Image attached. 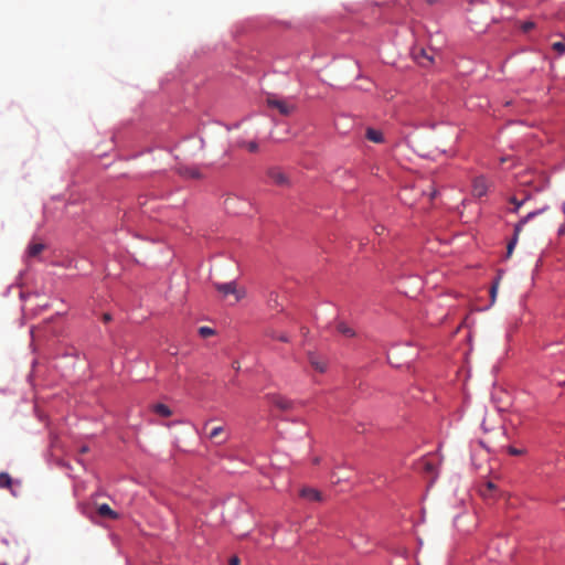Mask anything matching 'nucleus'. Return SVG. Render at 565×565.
Here are the masks:
<instances>
[{
	"label": "nucleus",
	"instance_id": "1",
	"mask_svg": "<svg viewBox=\"0 0 565 565\" xmlns=\"http://www.w3.org/2000/svg\"><path fill=\"white\" fill-rule=\"evenodd\" d=\"M266 104L269 108L276 109L281 116H290L297 109V105L292 99L281 98L275 94L267 96Z\"/></svg>",
	"mask_w": 565,
	"mask_h": 565
},
{
	"label": "nucleus",
	"instance_id": "2",
	"mask_svg": "<svg viewBox=\"0 0 565 565\" xmlns=\"http://www.w3.org/2000/svg\"><path fill=\"white\" fill-rule=\"evenodd\" d=\"M216 290L221 292L224 297L233 296V303L238 302L242 298L245 297V290L237 288L236 282H225V284H215Z\"/></svg>",
	"mask_w": 565,
	"mask_h": 565
},
{
	"label": "nucleus",
	"instance_id": "3",
	"mask_svg": "<svg viewBox=\"0 0 565 565\" xmlns=\"http://www.w3.org/2000/svg\"><path fill=\"white\" fill-rule=\"evenodd\" d=\"M541 211L531 212L525 217H523L518 224H515L513 237L507 246V255L508 256H511V254L513 253V249L518 243V238H519L520 233L522 232L523 226L527 223L529 220H531L532 217L537 215Z\"/></svg>",
	"mask_w": 565,
	"mask_h": 565
},
{
	"label": "nucleus",
	"instance_id": "4",
	"mask_svg": "<svg viewBox=\"0 0 565 565\" xmlns=\"http://www.w3.org/2000/svg\"><path fill=\"white\" fill-rule=\"evenodd\" d=\"M413 56L414 60L424 67H427L434 63V55L430 50L428 51L423 47H415L413 50Z\"/></svg>",
	"mask_w": 565,
	"mask_h": 565
},
{
	"label": "nucleus",
	"instance_id": "5",
	"mask_svg": "<svg viewBox=\"0 0 565 565\" xmlns=\"http://www.w3.org/2000/svg\"><path fill=\"white\" fill-rule=\"evenodd\" d=\"M489 186H490V184L483 175L473 178L472 195L475 198L481 199L482 196H484L487 194Z\"/></svg>",
	"mask_w": 565,
	"mask_h": 565
},
{
	"label": "nucleus",
	"instance_id": "6",
	"mask_svg": "<svg viewBox=\"0 0 565 565\" xmlns=\"http://www.w3.org/2000/svg\"><path fill=\"white\" fill-rule=\"evenodd\" d=\"M267 175L270 179V181L274 184H276V185H279V186H287V185H289L288 177L279 168H270V169H268Z\"/></svg>",
	"mask_w": 565,
	"mask_h": 565
},
{
	"label": "nucleus",
	"instance_id": "7",
	"mask_svg": "<svg viewBox=\"0 0 565 565\" xmlns=\"http://www.w3.org/2000/svg\"><path fill=\"white\" fill-rule=\"evenodd\" d=\"M209 438L214 441L215 445H223L228 439V434H226L225 428L223 426H217L212 428L209 434Z\"/></svg>",
	"mask_w": 565,
	"mask_h": 565
},
{
	"label": "nucleus",
	"instance_id": "8",
	"mask_svg": "<svg viewBox=\"0 0 565 565\" xmlns=\"http://www.w3.org/2000/svg\"><path fill=\"white\" fill-rule=\"evenodd\" d=\"M308 361L317 372L324 373L327 371V362L321 356L310 352L308 353Z\"/></svg>",
	"mask_w": 565,
	"mask_h": 565
},
{
	"label": "nucleus",
	"instance_id": "9",
	"mask_svg": "<svg viewBox=\"0 0 565 565\" xmlns=\"http://www.w3.org/2000/svg\"><path fill=\"white\" fill-rule=\"evenodd\" d=\"M45 249V245L41 242H31L28 249L26 256L29 258L38 257Z\"/></svg>",
	"mask_w": 565,
	"mask_h": 565
},
{
	"label": "nucleus",
	"instance_id": "10",
	"mask_svg": "<svg viewBox=\"0 0 565 565\" xmlns=\"http://www.w3.org/2000/svg\"><path fill=\"white\" fill-rule=\"evenodd\" d=\"M300 497L309 501H321V492L313 488H303L300 491Z\"/></svg>",
	"mask_w": 565,
	"mask_h": 565
},
{
	"label": "nucleus",
	"instance_id": "11",
	"mask_svg": "<svg viewBox=\"0 0 565 565\" xmlns=\"http://www.w3.org/2000/svg\"><path fill=\"white\" fill-rule=\"evenodd\" d=\"M273 403L276 407H278L281 411L291 409L294 406V403L290 399H287L282 396L274 397Z\"/></svg>",
	"mask_w": 565,
	"mask_h": 565
},
{
	"label": "nucleus",
	"instance_id": "12",
	"mask_svg": "<svg viewBox=\"0 0 565 565\" xmlns=\"http://www.w3.org/2000/svg\"><path fill=\"white\" fill-rule=\"evenodd\" d=\"M365 137L367 140L375 143H381L384 140L383 134L380 130L373 128L366 129Z\"/></svg>",
	"mask_w": 565,
	"mask_h": 565
},
{
	"label": "nucleus",
	"instance_id": "13",
	"mask_svg": "<svg viewBox=\"0 0 565 565\" xmlns=\"http://www.w3.org/2000/svg\"><path fill=\"white\" fill-rule=\"evenodd\" d=\"M97 511H98V514L104 518L117 519V516H118L117 513L114 510H111V508L106 503L100 504L98 507Z\"/></svg>",
	"mask_w": 565,
	"mask_h": 565
},
{
	"label": "nucleus",
	"instance_id": "14",
	"mask_svg": "<svg viewBox=\"0 0 565 565\" xmlns=\"http://www.w3.org/2000/svg\"><path fill=\"white\" fill-rule=\"evenodd\" d=\"M152 411L161 417H170L172 415L171 409L161 403L153 405Z\"/></svg>",
	"mask_w": 565,
	"mask_h": 565
},
{
	"label": "nucleus",
	"instance_id": "15",
	"mask_svg": "<svg viewBox=\"0 0 565 565\" xmlns=\"http://www.w3.org/2000/svg\"><path fill=\"white\" fill-rule=\"evenodd\" d=\"M266 335L269 337L273 340H278V341H281V342H288L289 341V338H288L287 334L278 333L275 330H267L266 331Z\"/></svg>",
	"mask_w": 565,
	"mask_h": 565
},
{
	"label": "nucleus",
	"instance_id": "16",
	"mask_svg": "<svg viewBox=\"0 0 565 565\" xmlns=\"http://www.w3.org/2000/svg\"><path fill=\"white\" fill-rule=\"evenodd\" d=\"M12 478L7 472H0V489H10Z\"/></svg>",
	"mask_w": 565,
	"mask_h": 565
},
{
	"label": "nucleus",
	"instance_id": "17",
	"mask_svg": "<svg viewBox=\"0 0 565 565\" xmlns=\"http://www.w3.org/2000/svg\"><path fill=\"white\" fill-rule=\"evenodd\" d=\"M337 329L340 333H342L345 337L352 338L355 335L354 330L343 322H340Z\"/></svg>",
	"mask_w": 565,
	"mask_h": 565
},
{
	"label": "nucleus",
	"instance_id": "18",
	"mask_svg": "<svg viewBox=\"0 0 565 565\" xmlns=\"http://www.w3.org/2000/svg\"><path fill=\"white\" fill-rule=\"evenodd\" d=\"M552 49L557 53V55L565 54V38L562 41L554 42L552 44Z\"/></svg>",
	"mask_w": 565,
	"mask_h": 565
},
{
	"label": "nucleus",
	"instance_id": "19",
	"mask_svg": "<svg viewBox=\"0 0 565 565\" xmlns=\"http://www.w3.org/2000/svg\"><path fill=\"white\" fill-rule=\"evenodd\" d=\"M215 333V331L210 327H201L199 329V334L203 338L211 337Z\"/></svg>",
	"mask_w": 565,
	"mask_h": 565
},
{
	"label": "nucleus",
	"instance_id": "20",
	"mask_svg": "<svg viewBox=\"0 0 565 565\" xmlns=\"http://www.w3.org/2000/svg\"><path fill=\"white\" fill-rule=\"evenodd\" d=\"M248 151L250 152H256L258 150V145L256 141H249V142H245L243 143Z\"/></svg>",
	"mask_w": 565,
	"mask_h": 565
},
{
	"label": "nucleus",
	"instance_id": "21",
	"mask_svg": "<svg viewBox=\"0 0 565 565\" xmlns=\"http://www.w3.org/2000/svg\"><path fill=\"white\" fill-rule=\"evenodd\" d=\"M534 28H535V23L532 21H526L521 25V29L523 32H529Z\"/></svg>",
	"mask_w": 565,
	"mask_h": 565
},
{
	"label": "nucleus",
	"instance_id": "22",
	"mask_svg": "<svg viewBox=\"0 0 565 565\" xmlns=\"http://www.w3.org/2000/svg\"><path fill=\"white\" fill-rule=\"evenodd\" d=\"M508 451L512 456H521V455L524 454V449H519V448H515V447H512V446H510L508 448Z\"/></svg>",
	"mask_w": 565,
	"mask_h": 565
},
{
	"label": "nucleus",
	"instance_id": "23",
	"mask_svg": "<svg viewBox=\"0 0 565 565\" xmlns=\"http://www.w3.org/2000/svg\"><path fill=\"white\" fill-rule=\"evenodd\" d=\"M186 175L191 177V178H200V172L195 169H189L186 170V172H184Z\"/></svg>",
	"mask_w": 565,
	"mask_h": 565
},
{
	"label": "nucleus",
	"instance_id": "24",
	"mask_svg": "<svg viewBox=\"0 0 565 565\" xmlns=\"http://www.w3.org/2000/svg\"><path fill=\"white\" fill-rule=\"evenodd\" d=\"M511 202L515 204V207L512 212L516 213L520 206L523 204V201H518L515 198H511Z\"/></svg>",
	"mask_w": 565,
	"mask_h": 565
},
{
	"label": "nucleus",
	"instance_id": "25",
	"mask_svg": "<svg viewBox=\"0 0 565 565\" xmlns=\"http://www.w3.org/2000/svg\"><path fill=\"white\" fill-rule=\"evenodd\" d=\"M230 565H239V558L237 556H233L230 559Z\"/></svg>",
	"mask_w": 565,
	"mask_h": 565
},
{
	"label": "nucleus",
	"instance_id": "26",
	"mask_svg": "<svg viewBox=\"0 0 565 565\" xmlns=\"http://www.w3.org/2000/svg\"><path fill=\"white\" fill-rule=\"evenodd\" d=\"M497 288H498V284H494V285L491 287V297H492V300H493V299H494V297H495Z\"/></svg>",
	"mask_w": 565,
	"mask_h": 565
},
{
	"label": "nucleus",
	"instance_id": "27",
	"mask_svg": "<svg viewBox=\"0 0 565 565\" xmlns=\"http://www.w3.org/2000/svg\"><path fill=\"white\" fill-rule=\"evenodd\" d=\"M383 231H384V227H383V226H377V227L375 228V232H376V234H377V235L382 234V233H383Z\"/></svg>",
	"mask_w": 565,
	"mask_h": 565
},
{
	"label": "nucleus",
	"instance_id": "28",
	"mask_svg": "<svg viewBox=\"0 0 565 565\" xmlns=\"http://www.w3.org/2000/svg\"><path fill=\"white\" fill-rule=\"evenodd\" d=\"M103 319H104L105 322H108L111 318H110L109 313H105Z\"/></svg>",
	"mask_w": 565,
	"mask_h": 565
},
{
	"label": "nucleus",
	"instance_id": "29",
	"mask_svg": "<svg viewBox=\"0 0 565 565\" xmlns=\"http://www.w3.org/2000/svg\"><path fill=\"white\" fill-rule=\"evenodd\" d=\"M81 454H86L88 451V447L87 446H83L81 447Z\"/></svg>",
	"mask_w": 565,
	"mask_h": 565
},
{
	"label": "nucleus",
	"instance_id": "30",
	"mask_svg": "<svg viewBox=\"0 0 565 565\" xmlns=\"http://www.w3.org/2000/svg\"><path fill=\"white\" fill-rule=\"evenodd\" d=\"M488 488H489V489H493V488H494L493 483L489 482V483H488Z\"/></svg>",
	"mask_w": 565,
	"mask_h": 565
}]
</instances>
